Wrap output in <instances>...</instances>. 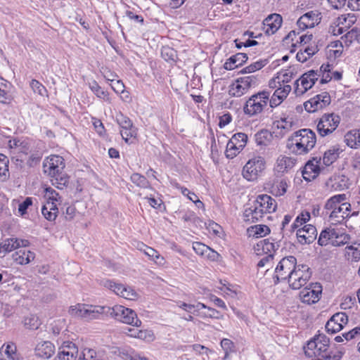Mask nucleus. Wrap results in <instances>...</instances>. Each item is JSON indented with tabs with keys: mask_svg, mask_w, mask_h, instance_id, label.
Masks as SVG:
<instances>
[{
	"mask_svg": "<svg viewBox=\"0 0 360 360\" xmlns=\"http://www.w3.org/2000/svg\"><path fill=\"white\" fill-rule=\"evenodd\" d=\"M112 82L111 86L112 89L117 94L123 93L124 91V85L121 80L114 81L113 79L108 78Z\"/></svg>",
	"mask_w": 360,
	"mask_h": 360,
	"instance_id": "obj_60",
	"label": "nucleus"
},
{
	"mask_svg": "<svg viewBox=\"0 0 360 360\" xmlns=\"http://www.w3.org/2000/svg\"><path fill=\"white\" fill-rule=\"evenodd\" d=\"M103 285L113 291L116 295L120 296L121 292L122 291V289L124 288V285L121 283H117L112 281L110 280H106L103 282Z\"/></svg>",
	"mask_w": 360,
	"mask_h": 360,
	"instance_id": "obj_48",
	"label": "nucleus"
},
{
	"mask_svg": "<svg viewBox=\"0 0 360 360\" xmlns=\"http://www.w3.org/2000/svg\"><path fill=\"white\" fill-rule=\"evenodd\" d=\"M58 209L57 204L54 202L47 201L41 208V213L44 217L49 221H54L57 217Z\"/></svg>",
	"mask_w": 360,
	"mask_h": 360,
	"instance_id": "obj_33",
	"label": "nucleus"
},
{
	"mask_svg": "<svg viewBox=\"0 0 360 360\" xmlns=\"http://www.w3.org/2000/svg\"><path fill=\"white\" fill-rule=\"evenodd\" d=\"M252 231H254V235L256 236L257 238H261L267 234L270 229L266 225H256L255 226H252Z\"/></svg>",
	"mask_w": 360,
	"mask_h": 360,
	"instance_id": "obj_53",
	"label": "nucleus"
},
{
	"mask_svg": "<svg viewBox=\"0 0 360 360\" xmlns=\"http://www.w3.org/2000/svg\"><path fill=\"white\" fill-rule=\"evenodd\" d=\"M89 89L94 92V94L100 99L104 101H108L109 96L108 93L104 91L97 83L96 81L93 80L89 83Z\"/></svg>",
	"mask_w": 360,
	"mask_h": 360,
	"instance_id": "obj_36",
	"label": "nucleus"
},
{
	"mask_svg": "<svg viewBox=\"0 0 360 360\" xmlns=\"http://www.w3.org/2000/svg\"><path fill=\"white\" fill-rule=\"evenodd\" d=\"M347 321L348 319L345 313H336L327 321L326 330L328 333L334 334L341 330Z\"/></svg>",
	"mask_w": 360,
	"mask_h": 360,
	"instance_id": "obj_17",
	"label": "nucleus"
},
{
	"mask_svg": "<svg viewBox=\"0 0 360 360\" xmlns=\"http://www.w3.org/2000/svg\"><path fill=\"white\" fill-rule=\"evenodd\" d=\"M321 13L316 11H311L302 15L297 20V24L300 29L304 30L312 28L321 21Z\"/></svg>",
	"mask_w": 360,
	"mask_h": 360,
	"instance_id": "obj_20",
	"label": "nucleus"
},
{
	"mask_svg": "<svg viewBox=\"0 0 360 360\" xmlns=\"http://www.w3.org/2000/svg\"><path fill=\"white\" fill-rule=\"evenodd\" d=\"M27 243V240H19L16 238L3 240L0 243V257H4L7 252L18 249L21 245L26 246Z\"/></svg>",
	"mask_w": 360,
	"mask_h": 360,
	"instance_id": "obj_25",
	"label": "nucleus"
},
{
	"mask_svg": "<svg viewBox=\"0 0 360 360\" xmlns=\"http://www.w3.org/2000/svg\"><path fill=\"white\" fill-rule=\"evenodd\" d=\"M248 59V54L245 53H238L231 56L224 65L226 70H231L240 65L247 61Z\"/></svg>",
	"mask_w": 360,
	"mask_h": 360,
	"instance_id": "obj_28",
	"label": "nucleus"
},
{
	"mask_svg": "<svg viewBox=\"0 0 360 360\" xmlns=\"http://www.w3.org/2000/svg\"><path fill=\"white\" fill-rule=\"evenodd\" d=\"M293 159L289 157L281 155L276 160L275 169L280 173H284L293 165Z\"/></svg>",
	"mask_w": 360,
	"mask_h": 360,
	"instance_id": "obj_34",
	"label": "nucleus"
},
{
	"mask_svg": "<svg viewBox=\"0 0 360 360\" xmlns=\"http://www.w3.org/2000/svg\"><path fill=\"white\" fill-rule=\"evenodd\" d=\"M345 212L343 211V207L338 206V208H335L329 215L330 219L333 221V224H341L344 219L349 217V214L345 215Z\"/></svg>",
	"mask_w": 360,
	"mask_h": 360,
	"instance_id": "obj_37",
	"label": "nucleus"
},
{
	"mask_svg": "<svg viewBox=\"0 0 360 360\" xmlns=\"http://www.w3.org/2000/svg\"><path fill=\"white\" fill-rule=\"evenodd\" d=\"M32 198L27 197L23 202L19 204L18 212L20 216H24L27 213V210L32 205Z\"/></svg>",
	"mask_w": 360,
	"mask_h": 360,
	"instance_id": "obj_56",
	"label": "nucleus"
},
{
	"mask_svg": "<svg viewBox=\"0 0 360 360\" xmlns=\"http://www.w3.org/2000/svg\"><path fill=\"white\" fill-rule=\"evenodd\" d=\"M45 196L48 199L47 201L54 202L55 203H56V202H58V200L60 199L59 194L54 189H53L51 188H46Z\"/></svg>",
	"mask_w": 360,
	"mask_h": 360,
	"instance_id": "obj_59",
	"label": "nucleus"
},
{
	"mask_svg": "<svg viewBox=\"0 0 360 360\" xmlns=\"http://www.w3.org/2000/svg\"><path fill=\"white\" fill-rule=\"evenodd\" d=\"M298 242L302 244H311L317 236V231L314 226L305 225L303 228L298 229L296 232Z\"/></svg>",
	"mask_w": 360,
	"mask_h": 360,
	"instance_id": "obj_19",
	"label": "nucleus"
},
{
	"mask_svg": "<svg viewBox=\"0 0 360 360\" xmlns=\"http://www.w3.org/2000/svg\"><path fill=\"white\" fill-rule=\"evenodd\" d=\"M131 181L141 188H147L150 187V183L147 179L139 173H134L131 176Z\"/></svg>",
	"mask_w": 360,
	"mask_h": 360,
	"instance_id": "obj_45",
	"label": "nucleus"
},
{
	"mask_svg": "<svg viewBox=\"0 0 360 360\" xmlns=\"http://www.w3.org/2000/svg\"><path fill=\"white\" fill-rule=\"evenodd\" d=\"M257 84V78L254 75L238 78L230 86L229 94L234 97H240Z\"/></svg>",
	"mask_w": 360,
	"mask_h": 360,
	"instance_id": "obj_9",
	"label": "nucleus"
},
{
	"mask_svg": "<svg viewBox=\"0 0 360 360\" xmlns=\"http://www.w3.org/2000/svg\"><path fill=\"white\" fill-rule=\"evenodd\" d=\"M271 137L272 134L267 130H261L255 135V142L259 146H267Z\"/></svg>",
	"mask_w": 360,
	"mask_h": 360,
	"instance_id": "obj_38",
	"label": "nucleus"
},
{
	"mask_svg": "<svg viewBox=\"0 0 360 360\" xmlns=\"http://www.w3.org/2000/svg\"><path fill=\"white\" fill-rule=\"evenodd\" d=\"M316 142V134L310 129L296 131L288 140L287 147L293 153L302 155L309 153Z\"/></svg>",
	"mask_w": 360,
	"mask_h": 360,
	"instance_id": "obj_1",
	"label": "nucleus"
},
{
	"mask_svg": "<svg viewBox=\"0 0 360 360\" xmlns=\"http://www.w3.org/2000/svg\"><path fill=\"white\" fill-rule=\"evenodd\" d=\"M322 286L319 283H311L300 292L302 302L308 304L316 303L321 297Z\"/></svg>",
	"mask_w": 360,
	"mask_h": 360,
	"instance_id": "obj_14",
	"label": "nucleus"
},
{
	"mask_svg": "<svg viewBox=\"0 0 360 360\" xmlns=\"http://www.w3.org/2000/svg\"><path fill=\"white\" fill-rule=\"evenodd\" d=\"M297 265V259L294 256H288L281 259L275 269L273 276L274 284L287 281Z\"/></svg>",
	"mask_w": 360,
	"mask_h": 360,
	"instance_id": "obj_3",
	"label": "nucleus"
},
{
	"mask_svg": "<svg viewBox=\"0 0 360 360\" xmlns=\"http://www.w3.org/2000/svg\"><path fill=\"white\" fill-rule=\"evenodd\" d=\"M51 177L52 185L59 189H62L69 183V177L66 174L63 173V172H58V174L52 175Z\"/></svg>",
	"mask_w": 360,
	"mask_h": 360,
	"instance_id": "obj_35",
	"label": "nucleus"
},
{
	"mask_svg": "<svg viewBox=\"0 0 360 360\" xmlns=\"http://www.w3.org/2000/svg\"><path fill=\"white\" fill-rule=\"evenodd\" d=\"M178 306L183 310L188 313H193L195 315L198 313L201 308H207V306L201 302H198L196 304H191L184 302H179Z\"/></svg>",
	"mask_w": 360,
	"mask_h": 360,
	"instance_id": "obj_39",
	"label": "nucleus"
},
{
	"mask_svg": "<svg viewBox=\"0 0 360 360\" xmlns=\"http://www.w3.org/2000/svg\"><path fill=\"white\" fill-rule=\"evenodd\" d=\"M22 144L19 146L16 153L15 155H18L16 158L12 157V160H15L16 162L20 161V164L22 162V158L23 155H27L29 151V146L26 142L22 141Z\"/></svg>",
	"mask_w": 360,
	"mask_h": 360,
	"instance_id": "obj_50",
	"label": "nucleus"
},
{
	"mask_svg": "<svg viewBox=\"0 0 360 360\" xmlns=\"http://www.w3.org/2000/svg\"><path fill=\"white\" fill-rule=\"evenodd\" d=\"M310 219V214L309 212H302L300 214L297 218L295 219L293 224L291 225V230L295 231L297 230L298 228L302 225L304 223L308 221Z\"/></svg>",
	"mask_w": 360,
	"mask_h": 360,
	"instance_id": "obj_46",
	"label": "nucleus"
},
{
	"mask_svg": "<svg viewBox=\"0 0 360 360\" xmlns=\"http://www.w3.org/2000/svg\"><path fill=\"white\" fill-rule=\"evenodd\" d=\"M264 216V214L255 205L253 207L246 208L243 212L244 221L249 223L258 221Z\"/></svg>",
	"mask_w": 360,
	"mask_h": 360,
	"instance_id": "obj_32",
	"label": "nucleus"
},
{
	"mask_svg": "<svg viewBox=\"0 0 360 360\" xmlns=\"http://www.w3.org/2000/svg\"><path fill=\"white\" fill-rule=\"evenodd\" d=\"M329 338L324 334H319L309 340L304 347L305 355L308 357L330 354L328 352Z\"/></svg>",
	"mask_w": 360,
	"mask_h": 360,
	"instance_id": "obj_2",
	"label": "nucleus"
},
{
	"mask_svg": "<svg viewBox=\"0 0 360 360\" xmlns=\"http://www.w3.org/2000/svg\"><path fill=\"white\" fill-rule=\"evenodd\" d=\"M321 158H313L306 164L302 171V176L306 181H311L315 179L320 172L319 164Z\"/></svg>",
	"mask_w": 360,
	"mask_h": 360,
	"instance_id": "obj_24",
	"label": "nucleus"
},
{
	"mask_svg": "<svg viewBox=\"0 0 360 360\" xmlns=\"http://www.w3.org/2000/svg\"><path fill=\"white\" fill-rule=\"evenodd\" d=\"M8 158L0 154V176L6 177L8 174Z\"/></svg>",
	"mask_w": 360,
	"mask_h": 360,
	"instance_id": "obj_52",
	"label": "nucleus"
},
{
	"mask_svg": "<svg viewBox=\"0 0 360 360\" xmlns=\"http://www.w3.org/2000/svg\"><path fill=\"white\" fill-rule=\"evenodd\" d=\"M278 248V245H276L273 240L271 241L269 238H266L258 242L256 246H255V250L257 252V255L261 254L260 250L269 255L272 254V252H274Z\"/></svg>",
	"mask_w": 360,
	"mask_h": 360,
	"instance_id": "obj_29",
	"label": "nucleus"
},
{
	"mask_svg": "<svg viewBox=\"0 0 360 360\" xmlns=\"http://www.w3.org/2000/svg\"><path fill=\"white\" fill-rule=\"evenodd\" d=\"M232 120V116L230 113H225L219 117V127L224 128L225 126L229 124Z\"/></svg>",
	"mask_w": 360,
	"mask_h": 360,
	"instance_id": "obj_62",
	"label": "nucleus"
},
{
	"mask_svg": "<svg viewBox=\"0 0 360 360\" xmlns=\"http://www.w3.org/2000/svg\"><path fill=\"white\" fill-rule=\"evenodd\" d=\"M282 22L281 15L277 13L271 14L263 21V30L266 34H274L281 27Z\"/></svg>",
	"mask_w": 360,
	"mask_h": 360,
	"instance_id": "obj_22",
	"label": "nucleus"
},
{
	"mask_svg": "<svg viewBox=\"0 0 360 360\" xmlns=\"http://www.w3.org/2000/svg\"><path fill=\"white\" fill-rule=\"evenodd\" d=\"M342 236L343 234L340 231L331 227L326 228L321 232L318 243L321 246L327 245L329 243H331L333 245H335V243L339 245L338 241L335 240Z\"/></svg>",
	"mask_w": 360,
	"mask_h": 360,
	"instance_id": "obj_21",
	"label": "nucleus"
},
{
	"mask_svg": "<svg viewBox=\"0 0 360 360\" xmlns=\"http://www.w3.org/2000/svg\"><path fill=\"white\" fill-rule=\"evenodd\" d=\"M346 200V195L345 194H338L332 196L326 202L324 208L326 210H334L335 208H338V205Z\"/></svg>",
	"mask_w": 360,
	"mask_h": 360,
	"instance_id": "obj_40",
	"label": "nucleus"
},
{
	"mask_svg": "<svg viewBox=\"0 0 360 360\" xmlns=\"http://www.w3.org/2000/svg\"><path fill=\"white\" fill-rule=\"evenodd\" d=\"M356 303V297L354 295H347L344 297L340 304V307L343 309H351Z\"/></svg>",
	"mask_w": 360,
	"mask_h": 360,
	"instance_id": "obj_58",
	"label": "nucleus"
},
{
	"mask_svg": "<svg viewBox=\"0 0 360 360\" xmlns=\"http://www.w3.org/2000/svg\"><path fill=\"white\" fill-rule=\"evenodd\" d=\"M331 102L328 92L317 94L304 103V109L309 112H314L329 105Z\"/></svg>",
	"mask_w": 360,
	"mask_h": 360,
	"instance_id": "obj_15",
	"label": "nucleus"
},
{
	"mask_svg": "<svg viewBox=\"0 0 360 360\" xmlns=\"http://www.w3.org/2000/svg\"><path fill=\"white\" fill-rule=\"evenodd\" d=\"M269 93L266 91H260L252 95L247 101L243 108L246 115L252 116L260 113L267 105Z\"/></svg>",
	"mask_w": 360,
	"mask_h": 360,
	"instance_id": "obj_5",
	"label": "nucleus"
},
{
	"mask_svg": "<svg viewBox=\"0 0 360 360\" xmlns=\"http://www.w3.org/2000/svg\"><path fill=\"white\" fill-rule=\"evenodd\" d=\"M25 326L30 330H36L41 325L39 318L34 314H30L24 319Z\"/></svg>",
	"mask_w": 360,
	"mask_h": 360,
	"instance_id": "obj_43",
	"label": "nucleus"
},
{
	"mask_svg": "<svg viewBox=\"0 0 360 360\" xmlns=\"http://www.w3.org/2000/svg\"><path fill=\"white\" fill-rule=\"evenodd\" d=\"M291 91V86L288 84L284 85L283 87L277 88L273 95L279 98L282 102L285 99Z\"/></svg>",
	"mask_w": 360,
	"mask_h": 360,
	"instance_id": "obj_47",
	"label": "nucleus"
},
{
	"mask_svg": "<svg viewBox=\"0 0 360 360\" xmlns=\"http://www.w3.org/2000/svg\"><path fill=\"white\" fill-rule=\"evenodd\" d=\"M70 354V356L78 354V348L75 343L70 341H64L59 347L58 352H63Z\"/></svg>",
	"mask_w": 360,
	"mask_h": 360,
	"instance_id": "obj_44",
	"label": "nucleus"
},
{
	"mask_svg": "<svg viewBox=\"0 0 360 360\" xmlns=\"http://www.w3.org/2000/svg\"><path fill=\"white\" fill-rule=\"evenodd\" d=\"M254 205L260 210L264 214L275 212L277 207L275 199L267 194L259 195Z\"/></svg>",
	"mask_w": 360,
	"mask_h": 360,
	"instance_id": "obj_18",
	"label": "nucleus"
},
{
	"mask_svg": "<svg viewBox=\"0 0 360 360\" xmlns=\"http://www.w3.org/2000/svg\"><path fill=\"white\" fill-rule=\"evenodd\" d=\"M102 308L96 309L92 305H86L78 304L75 306H71L69 309V314L75 318L84 319L86 321L98 319L102 314Z\"/></svg>",
	"mask_w": 360,
	"mask_h": 360,
	"instance_id": "obj_8",
	"label": "nucleus"
},
{
	"mask_svg": "<svg viewBox=\"0 0 360 360\" xmlns=\"http://www.w3.org/2000/svg\"><path fill=\"white\" fill-rule=\"evenodd\" d=\"M65 166L63 158L56 155H51L43 162L44 172L50 176L63 172Z\"/></svg>",
	"mask_w": 360,
	"mask_h": 360,
	"instance_id": "obj_16",
	"label": "nucleus"
},
{
	"mask_svg": "<svg viewBox=\"0 0 360 360\" xmlns=\"http://www.w3.org/2000/svg\"><path fill=\"white\" fill-rule=\"evenodd\" d=\"M54 352L55 346L49 341L39 342L35 347V354L44 359L51 358Z\"/></svg>",
	"mask_w": 360,
	"mask_h": 360,
	"instance_id": "obj_27",
	"label": "nucleus"
},
{
	"mask_svg": "<svg viewBox=\"0 0 360 360\" xmlns=\"http://www.w3.org/2000/svg\"><path fill=\"white\" fill-rule=\"evenodd\" d=\"M338 25H343L347 30L353 25L356 21V17L353 13L341 15L338 18Z\"/></svg>",
	"mask_w": 360,
	"mask_h": 360,
	"instance_id": "obj_41",
	"label": "nucleus"
},
{
	"mask_svg": "<svg viewBox=\"0 0 360 360\" xmlns=\"http://www.w3.org/2000/svg\"><path fill=\"white\" fill-rule=\"evenodd\" d=\"M110 316L124 323L140 326L141 321L137 318L136 314L131 309L122 305L114 306L110 311Z\"/></svg>",
	"mask_w": 360,
	"mask_h": 360,
	"instance_id": "obj_7",
	"label": "nucleus"
},
{
	"mask_svg": "<svg viewBox=\"0 0 360 360\" xmlns=\"http://www.w3.org/2000/svg\"><path fill=\"white\" fill-rule=\"evenodd\" d=\"M120 297H124L127 300H134L138 297L136 292L129 286H124L122 291L120 292Z\"/></svg>",
	"mask_w": 360,
	"mask_h": 360,
	"instance_id": "obj_51",
	"label": "nucleus"
},
{
	"mask_svg": "<svg viewBox=\"0 0 360 360\" xmlns=\"http://www.w3.org/2000/svg\"><path fill=\"white\" fill-rule=\"evenodd\" d=\"M265 168V161L262 157H255L250 160L244 166L243 176L248 181L256 179Z\"/></svg>",
	"mask_w": 360,
	"mask_h": 360,
	"instance_id": "obj_10",
	"label": "nucleus"
},
{
	"mask_svg": "<svg viewBox=\"0 0 360 360\" xmlns=\"http://www.w3.org/2000/svg\"><path fill=\"white\" fill-rule=\"evenodd\" d=\"M30 86L34 92H37L40 95H43V91H45V87L37 80L32 79L30 82Z\"/></svg>",
	"mask_w": 360,
	"mask_h": 360,
	"instance_id": "obj_63",
	"label": "nucleus"
},
{
	"mask_svg": "<svg viewBox=\"0 0 360 360\" xmlns=\"http://www.w3.org/2000/svg\"><path fill=\"white\" fill-rule=\"evenodd\" d=\"M248 135L239 132L233 134L226 145V155L228 158L236 157L245 146Z\"/></svg>",
	"mask_w": 360,
	"mask_h": 360,
	"instance_id": "obj_11",
	"label": "nucleus"
},
{
	"mask_svg": "<svg viewBox=\"0 0 360 360\" xmlns=\"http://www.w3.org/2000/svg\"><path fill=\"white\" fill-rule=\"evenodd\" d=\"M77 213L76 208L73 205H70L66 207L65 212H64L66 220L71 221L74 219Z\"/></svg>",
	"mask_w": 360,
	"mask_h": 360,
	"instance_id": "obj_61",
	"label": "nucleus"
},
{
	"mask_svg": "<svg viewBox=\"0 0 360 360\" xmlns=\"http://www.w3.org/2000/svg\"><path fill=\"white\" fill-rule=\"evenodd\" d=\"M116 122L121 129V136L126 143H129L130 138H136L137 128L134 126L132 121L128 117L119 113L116 116Z\"/></svg>",
	"mask_w": 360,
	"mask_h": 360,
	"instance_id": "obj_13",
	"label": "nucleus"
},
{
	"mask_svg": "<svg viewBox=\"0 0 360 360\" xmlns=\"http://www.w3.org/2000/svg\"><path fill=\"white\" fill-rule=\"evenodd\" d=\"M144 252L157 264H162L163 257L153 248L146 246Z\"/></svg>",
	"mask_w": 360,
	"mask_h": 360,
	"instance_id": "obj_49",
	"label": "nucleus"
},
{
	"mask_svg": "<svg viewBox=\"0 0 360 360\" xmlns=\"http://www.w3.org/2000/svg\"><path fill=\"white\" fill-rule=\"evenodd\" d=\"M267 63L268 60L266 59L259 60L242 69L240 72L243 74L254 72L257 70H261L267 64Z\"/></svg>",
	"mask_w": 360,
	"mask_h": 360,
	"instance_id": "obj_42",
	"label": "nucleus"
},
{
	"mask_svg": "<svg viewBox=\"0 0 360 360\" xmlns=\"http://www.w3.org/2000/svg\"><path fill=\"white\" fill-rule=\"evenodd\" d=\"M209 248L210 247L200 242H195L193 243V250L196 254L200 256L204 257L205 255L207 252Z\"/></svg>",
	"mask_w": 360,
	"mask_h": 360,
	"instance_id": "obj_57",
	"label": "nucleus"
},
{
	"mask_svg": "<svg viewBox=\"0 0 360 360\" xmlns=\"http://www.w3.org/2000/svg\"><path fill=\"white\" fill-rule=\"evenodd\" d=\"M5 354L10 360H19L16 354V347L14 344H8L5 349Z\"/></svg>",
	"mask_w": 360,
	"mask_h": 360,
	"instance_id": "obj_54",
	"label": "nucleus"
},
{
	"mask_svg": "<svg viewBox=\"0 0 360 360\" xmlns=\"http://www.w3.org/2000/svg\"><path fill=\"white\" fill-rule=\"evenodd\" d=\"M13 259L18 264H27L34 259V253L25 249H20L13 255Z\"/></svg>",
	"mask_w": 360,
	"mask_h": 360,
	"instance_id": "obj_30",
	"label": "nucleus"
},
{
	"mask_svg": "<svg viewBox=\"0 0 360 360\" xmlns=\"http://www.w3.org/2000/svg\"><path fill=\"white\" fill-rule=\"evenodd\" d=\"M319 77L320 75L318 72H315L314 70H309L303 74L301 77L295 82V94L297 95H302L314 86Z\"/></svg>",
	"mask_w": 360,
	"mask_h": 360,
	"instance_id": "obj_12",
	"label": "nucleus"
},
{
	"mask_svg": "<svg viewBox=\"0 0 360 360\" xmlns=\"http://www.w3.org/2000/svg\"><path fill=\"white\" fill-rule=\"evenodd\" d=\"M340 117L335 113H325L318 121L316 130L321 137L333 133L340 122Z\"/></svg>",
	"mask_w": 360,
	"mask_h": 360,
	"instance_id": "obj_6",
	"label": "nucleus"
},
{
	"mask_svg": "<svg viewBox=\"0 0 360 360\" xmlns=\"http://www.w3.org/2000/svg\"><path fill=\"white\" fill-rule=\"evenodd\" d=\"M311 274L312 271L307 265L297 264L287 281L290 288L298 290L307 284Z\"/></svg>",
	"mask_w": 360,
	"mask_h": 360,
	"instance_id": "obj_4",
	"label": "nucleus"
},
{
	"mask_svg": "<svg viewBox=\"0 0 360 360\" xmlns=\"http://www.w3.org/2000/svg\"><path fill=\"white\" fill-rule=\"evenodd\" d=\"M342 150L338 146H334L327 150L323 156V163L326 166H330L335 162L340 156Z\"/></svg>",
	"mask_w": 360,
	"mask_h": 360,
	"instance_id": "obj_31",
	"label": "nucleus"
},
{
	"mask_svg": "<svg viewBox=\"0 0 360 360\" xmlns=\"http://www.w3.org/2000/svg\"><path fill=\"white\" fill-rule=\"evenodd\" d=\"M206 309H208L207 313L200 312V311H199L198 313L196 314V315L200 316L202 319H205V318L219 319V311H217L213 308L209 307L207 306Z\"/></svg>",
	"mask_w": 360,
	"mask_h": 360,
	"instance_id": "obj_55",
	"label": "nucleus"
},
{
	"mask_svg": "<svg viewBox=\"0 0 360 360\" xmlns=\"http://www.w3.org/2000/svg\"><path fill=\"white\" fill-rule=\"evenodd\" d=\"M293 122L288 118H281L273 123V134L276 137L283 138L287 133L291 131Z\"/></svg>",
	"mask_w": 360,
	"mask_h": 360,
	"instance_id": "obj_26",
	"label": "nucleus"
},
{
	"mask_svg": "<svg viewBox=\"0 0 360 360\" xmlns=\"http://www.w3.org/2000/svg\"><path fill=\"white\" fill-rule=\"evenodd\" d=\"M321 158H313L306 164L302 171V176L306 181H311L315 179L320 172L319 164Z\"/></svg>",
	"mask_w": 360,
	"mask_h": 360,
	"instance_id": "obj_23",
	"label": "nucleus"
},
{
	"mask_svg": "<svg viewBox=\"0 0 360 360\" xmlns=\"http://www.w3.org/2000/svg\"><path fill=\"white\" fill-rule=\"evenodd\" d=\"M54 360H78L77 355H72L63 352H58L57 356Z\"/></svg>",
	"mask_w": 360,
	"mask_h": 360,
	"instance_id": "obj_64",
	"label": "nucleus"
}]
</instances>
